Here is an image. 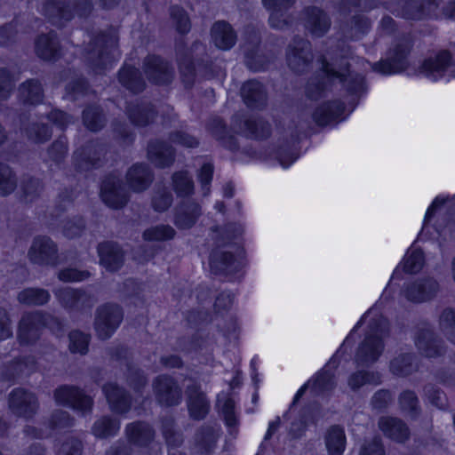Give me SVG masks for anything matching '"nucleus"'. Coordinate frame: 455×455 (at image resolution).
<instances>
[{
  "label": "nucleus",
  "instance_id": "obj_1",
  "mask_svg": "<svg viewBox=\"0 0 455 455\" xmlns=\"http://www.w3.org/2000/svg\"><path fill=\"white\" fill-rule=\"evenodd\" d=\"M389 335L387 320L382 315L372 318L369 323L364 339L358 346L355 362L358 366H370L382 355L384 339Z\"/></svg>",
  "mask_w": 455,
  "mask_h": 455
},
{
  "label": "nucleus",
  "instance_id": "obj_2",
  "mask_svg": "<svg viewBox=\"0 0 455 455\" xmlns=\"http://www.w3.org/2000/svg\"><path fill=\"white\" fill-rule=\"evenodd\" d=\"M117 36L115 32L101 33L91 43L86 52V60L96 74L109 68L119 58Z\"/></svg>",
  "mask_w": 455,
  "mask_h": 455
},
{
  "label": "nucleus",
  "instance_id": "obj_3",
  "mask_svg": "<svg viewBox=\"0 0 455 455\" xmlns=\"http://www.w3.org/2000/svg\"><path fill=\"white\" fill-rule=\"evenodd\" d=\"M350 55L349 47L343 46L340 53L331 62L326 58L322 60V69L329 80L338 79L351 94H359L364 90L363 77L359 74L348 72V63H343Z\"/></svg>",
  "mask_w": 455,
  "mask_h": 455
},
{
  "label": "nucleus",
  "instance_id": "obj_4",
  "mask_svg": "<svg viewBox=\"0 0 455 455\" xmlns=\"http://www.w3.org/2000/svg\"><path fill=\"white\" fill-rule=\"evenodd\" d=\"M52 323L59 322L52 315L41 311L28 312L23 314L19 323L18 338L21 344H32L41 335L44 327L52 328Z\"/></svg>",
  "mask_w": 455,
  "mask_h": 455
},
{
  "label": "nucleus",
  "instance_id": "obj_5",
  "mask_svg": "<svg viewBox=\"0 0 455 455\" xmlns=\"http://www.w3.org/2000/svg\"><path fill=\"white\" fill-rule=\"evenodd\" d=\"M91 9L90 0H74L72 8L63 0H47L44 5V13L53 25L61 27L72 19L73 10H76L80 16H85Z\"/></svg>",
  "mask_w": 455,
  "mask_h": 455
},
{
  "label": "nucleus",
  "instance_id": "obj_6",
  "mask_svg": "<svg viewBox=\"0 0 455 455\" xmlns=\"http://www.w3.org/2000/svg\"><path fill=\"white\" fill-rule=\"evenodd\" d=\"M410 50V40L408 38L401 39L389 49L385 60L372 65L373 70L383 75H390L404 70L408 66L407 56Z\"/></svg>",
  "mask_w": 455,
  "mask_h": 455
},
{
  "label": "nucleus",
  "instance_id": "obj_7",
  "mask_svg": "<svg viewBox=\"0 0 455 455\" xmlns=\"http://www.w3.org/2000/svg\"><path fill=\"white\" fill-rule=\"evenodd\" d=\"M122 308L112 303L99 307L96 310L94 328L100 339H109L123 321Z\"/></svg>",
  "mask_w": 455,
  "mask_h": 455
},
{
  "label": "nucleus",
  "instance_id": "obj_8",
  "mask_svg": "<svg viewBox=\"0 0 455 455\" xmlns=\"http://www.w3.org/2000/svg\"><path fill=\"white\" fill-rule=\"evenodd\" d=\"M53 397L57 404L68 406L83 414L91 413L93 400L84 390L69 385H63L54 390Z\"/></svg>",
  "mask_w": 455,
  "mask_h": 455
},
{
  "label": "nucleus",
  "instance_id": "obj_9",
  "mask_svg": "<svg viewBox=\"0 0 455 455\" xmlns=\"http://www.w3.org/2000/svg\"><path fill=\"white\" fill-rule=\"evenodd\" d=\"M313 59L310 42L301 37H294L286 52L289 68L295 73H303L309 68Z\"/></svg>",
  "mask_w": 455,
  "mask_h": 455
},
{
  "label": "nucleus",
  "instance_id": "obj_10",
  "mask_svg": "<svg viewBox=\"0 0 455 455\" xmlns=\"http://www.w3.org/2000/svg\"><path fill=\"white\" fill-rule=\"evenodd\" d=\"M100 197L110 208H123L129 201V193L126 191L119 175L109 174L102 180Z\"/></svg>",
  "mask_w": 455,
  "mask_h": 455
},
{
  "label": "nucleus",
  "instance_id": "obj_11",
  "mask_svg": "<svg viewBox=\"0 0 455 455\" xmlns=\"http://www.w3.org/2000/svg\"><path fill=\"white\" fill-rule=\"evenodd\" d=\"M53 293L60 306L68 311L91 309L95 303L92 296L81 289L63 287L55 289Z\"/></svg>",
  "mask_w": 455,
  "mask_h": 455
},
{
  "label": "nucleus",
  "instance_id": "obj_12",
  "mask_svg": "<svg viewBox=\"0 0 455 455\" xmlns=\"http://www.w3.org/2000/svg\"><path fill=\"white\" fill-rule=\"evenodd\" d=\"M156 400L163 406H176L180 403L182 391L177 381L169 375L162 374L153 381Z\"/></svg>",
  "mask_w": 455,
  "mask_h": 455
},
{
  "label": "nucleus",
  "instance_id": "obj_13",
  "mask_svg": "<svg viewBox=\"0 0 455 455\" xmlns=\"http://www.w3.org/2000/svg\"><path fill=\"white\" fill-rule=\"evenodd\" d=\"M414 341L419 353L426 357H437L444 351L443 340L437 337L432 326L426 323L418 326Z\"/></svg>",
  "mask_w": 455,
  "mask_h": 455
},
{
  "label": "nucleus",
  "instance_id": "obj_14",
  "mask_svg": "<svg viewBox=\"0 0 455 455\" xmlns=\"http://www.w3.org/2000/svg\"><path fill=\"white\" fill-rule=\"evenodd\" d=\"M9 407L17 416L33 418L39 408L36 395L24 388H15L9 395Z\"/></svg>",
  "mask_w": 455,
  "mask_h": 455
},
{
  "label": "nucleus",
  "instance_id": "obj_15",
  "mask_svg": "<svg viewBox=\"0 0 455 455\" xmlns=\"http://www.w3.org/2000/svg\"><path fill=\"white\" fill-rule=\"evenodd\" d=\"M28 256L35 264L56 265L58 261L57 245L47 236H36L32 242Z\"/></svg>",
  "mask_w": 455,
  "mask_h": 455
},
{
  "label": "nucleus",
  "instance_id": "obj_16",
  "mask_svg": "<svg viewBox=\"0 0 455 455\" xmlns=\"http://www.w3.org/2000/svg\"><path fill=\"white\" fill-rule=\"evenodd\" d=\"M303 22L306 29L315 37L323 36L331 28V18L317 6H307L303 10Z\"/></svg>",
  "mask_w": 455,
  "mask_h": 455
},
{
  "label": "nucleus",
  "instance_id": "obj_17",
  "mask_svg": "<svg viewBox=\"0 0 455 455\" xmlns=\"http://www.w3.org/2000/svg\"><path fill=\"white\" fill-rule=\"evenodd\" d=\"M143 70L148 81L156 84H169L173 77V70L168 62L156 55L145 58Z\"/></svg>",
  "mask_w": 455,
  "mask_h": 455
},
{
  "label": "nucleus",
  "instance_id": "obj_18",
  "mask_svg": "<svg viewBox=\"0 0 455 455\" xmlns=\"http://www.w3.org/2000/svg\"><path fill=\"white\" fill-rule=\"evenodd\" d=\"M452 66H455V58L450 52L441 51L436 55L424 60L420 67V73L426 77L436 81L443 77Z\"/></svg>",
  "mask_w": 455,
  "mask_h": 455
},
{
  "label": "nucleus",
  "instance_id": "obj_19",
  "mask_svg": "<svg viewBox=\"0 0 455 455\" xmlns=\"http://www.w3.org/2000/svg\"><path fill=\"white\" fill-rule=\"evenodd\" d=\"M105 146L98 141H91L75 152L73 159L79 171H88L97 166L105 156Z\"/></svg>",
  "mask_w": 455,
  "mask_h": 455
},
{
  "label": "nucleus",
  "instance_id": "obj_20",
  "mask_svg": "<svg viewBox=\"0 0 455 455\" xmlns=\"http://www.w3.org/2000/svg\"><path fill=\"white\" fill-rule=\"evenodd\" d=\"M187 406L191 419H204L210 411V401L201 390L200 386L193 383L187 387Z\"/></svg>",
  "mask_w": 455,
  "mask_h": 455
},
{
  "label": "nucleus",
  "instance_id": "obj_21",
  "mask_svg": "<svg viewBox=\"0 0 455 455\" xmlns=\"http://www.w3.org/2000/svg\"><path fill=\"white\" fill-rule=\"evenodd\" d=\"M195 52H196V56L204 53L205 46L199 42H195L189 50H186L180 44L177 46L178 62L187 86H190L195 78V66L192 60Z\"/></svg>",
  "mask_w": 455,
  "mask_h": 455
},
{
  "label": "nucleus",
  "instance_id": "obj_22",
  "mask_svg": "<svg viewBox=\"0 0 455 455\" xmlns=\"http://www.w3.org/2000/svg\"><path fill=\"white\" fill-rule=\"evenodd\" d=\"M438 291V283L433 278L427 277L408 284L404 296L412 302H424L433 299Z\"/></svg>",
  "mask_w": 455,
  "mask_h": 455
},
{
  "label": "nucleus",
  "instance_id": "obj_23",
  "mask_svg": "<svg viewBox=\"0 0 455 455\" xmlns=\"http://www.w3.org/2000/svg\"><path fill=\"white\" fill-rule=\"evenodd\" d=\"M202 215L198 203L193 200H183L175 208L173 223L179 229H189Z\"/></svg>",
  "mask_w": 455,
  "mask_h": 455
},
{
  "label": "nucleus",
  "instance_id": "obj_24",
  "mask_svg": "<svg viewBox=\"0 0 455 455\" xmlns=\"http://www.w3.org/2000/svg\"><path fill=\"white\" fill-rule=\"evenodd\" d=\"M210 267L214 275L231 276L239 271L240 262L230 252L218 248L211 253Z\"/></svg>",
  "mask_w": 455,
  "mask_h": 455
},
{
  "label": "nucleus",
  "instance_id": "obj_25",
  "mask_svg": "<svg viewBox=\"0 0 455 455\" xmlns=\"http://www.w3.org/2000/svg\"><path fill=\"white\" fill-rule=\"evenodd\" d=\"M102 391L113 412L124 414L130 411L131 398L124 388L109 382L102 387Z\"/></svg>",
  "mask_w": 455,
  "mask_h": 455
},
{
  "label": "nucleus",
  "instance_id": "obj_26",
  "mask_svg": "<svg viewBox=\"0 0 455 455\" xmlns=\"http://www.w3.org/2000/svg\"><path fill=\"white\" fill-rule=\"evenodd\" d=\"M124 435L132 445L148 446L155 438L154 428L145 421H134L125 426Z\"/></svg>",
  "mask_w": 455,
  "mask_h": 455
},
{
  "label": "nucleus",
  "instance_id": "obj_27",
  "mask_svg": "<svg viewBox=\"0 0 455 455\" xmlns=\"http://www.w3.org/2000/svg\"><path fill=\"white\" fill-rule=\"evenodd\" d=\"M148 158L156 167H169L174 162L175 149L166 142L152 140L148 145Z\"/></svg>",
  "mask_w": 455,
  "mask_h": 455
},
{
  "label": "nucleus",
  "instance_id": "obj_28",
  "mask_svg": "<svg viewBox=\"0 0 455 455\" xmlns=\"http://www.w3.org/2000/svg\"><path fill=\"white\" fill-rule=\"evenodd\" d=\"M154 175L145 164H133L126 173V181L130 188L136 192H143L153 182Z\"/></svg>",
  "mask_w": 455,
  "mask_h": 455
},
{
  "label": "nucleus",
  "instance_id": "obj_29",
  "mask_svg": "<svg viewBox=\"0 0 455 455\" xmlns=\"http://www.w3.org/2000/svg\"><path fill=\"white\" fill-rule=\"evenodd\" d=\"M219 436L220 427L217 424H204L195 434V447L199 453L206 455L214 449Z\"/></svg>",
  "mask_w": 455,
  "mask_h": 455
},
{
  "label": "nucleus",
  "instance_id": "obj_30",
  "mask_svg": "<svg viewBox=\"0 0 455 455\" xmlns=\"http://www.w3.org/2000/svg\"><path fill=\"white\" fill-rule=\"evenodd\" d=\"M100 264L109 271L118 270L124 263V252L118 244L107 242L99 244Z\"/></svg>",
  "mask_w": 455,
  "mask_h": 455
},
{
  "label": "nucleus",
  "instance_id": "obj_31",
  "mask_svg": "<svg viewBox=\"0 0 455 455\" xmlns=\"http://www.w3.org/2000/svg\"><path fill=\"white\" fill-rule=\"evenodd\" d=\"M378 425L387 437L397 443H403L410 437L411 433L408 426L398 418L381 417Z\"/></svg>",
  "mask_w": 455,
  "mask_h": 455
},
{
  "label": "nucleus",
  "instance_id": "obj_32",
  "mask_svg": "<svg viewBox=\"0 0 455 455\" xmlns=\"http://www.w3.org/2000/svg\"><path fill=\"white\" fill-rule=\"evenodd\" d=\"M345 107L342 102L334 100L328 101L319 106L313 114V119L318 125H327L332 123H338L343 118H340L343 114Z\"/></svg>",
  "mask_w": 455,
  "mask_h": 455
},
{
  "label": "nucleus",
  "instance_id": "obj_33",
  "mask_svg": "<svg viewBox=\"0 0 455 455\" xmlns=\"http://www.w3.org/2000/svg\"><path fill=\"white\" fill-rule=\"evenodd\" d=\"M36 55L44 60H55L60 57V47L56 33L51 31L37 37L35 44Z\"/></svg>",
  "mask_w": 455,
  "mask_h": 455
},
{
  "label": "nucleus",
  "instance_id": "obj_34",
  "mask_svg": "<svg viewBox=\"0 0 455 455\" xmlns=\"http://www.w3.org/2000/svg\"><path fill=\"white\" fill-rule=\"evenodd\" d=\"M241 95L244 103L251 108L259 109L267 103V92L259 82L250 80L243 84Z\"/></svg>",
  "mask_w": 455,
  "mask_h": 455
},
{
  "label": "nucleus",
  "instance_id": "obj_35",
  "mask_svg": "<svg viewBox=\"0 0 455 455\" xmlns=\"http://www.w3.org/2000/svg\"><path fill=\"white\" fill-rule=\"evenodd\" d=\"M439 0H409L402 10L403 17L419 20L427 15L435 14Z\"/></svg>",
  "mask_w": 455,
  "mask_h": 455
},
{
  "label": "nucleus",
  "instance_id": "obj_36",
  "mask_svg": "<svg viewBox=\"0 0 455 455\" xmlns=\"http://www.w3.org/2000/svg\"><path fill=\"white\" fill-rule=\"evenodd\" d=\"M212 39L214 44L221 50L231 49L236 42V33L230 24L220 20L213 24L211 29Z\"/></svg>",
  "mask_w": 455,
  "mask_h": 455
},
{
  "label": "nucleus",
  "instance_id": "obj_37",
  "mask_svg": "<svg viewBox=\"0 0 455 455\" xmlns=\"http://www.w3.org/2000/svg\"><path fill=\"white\" fill-rule=\"evenodd\" d=\"M311 387L315 394H321L331 390L335 387L333 371L323 369L315 379L309 380L302 386L295 395L293 403H295L305 393L306 389Z\"/></svg>",
  "mask_w": 455,
  "mask_h": 455
},
{
  "label": "nucleus",
  "instance_id": "obj_38",
  "mask_svg": "<svg viewBox=\"0 0 455 455\" xmlns=\"http://www.w3.org/2000/svg\"><path fill=\"white\" fill-rule=\"evenodd\" d=\"M153 105L147 102H137L127 107V115L131 122L136 126H146L152 123L156 117Z\"/></svg>",
  "mask_w": 455,
  "mask_h": 455
},
{
  "label": "nucleus",
  "instance_id": "obj_39",
  "mask_svg": "<svg viewBox=\"0 0 455 455\" xmlns=\"http://www.w3.org/2000/svg\"><path fill=\"white\" fill-rule=\"evenodd\" d=\"M250 35L243 45L245 64L253 71H260L266 68L265 63L261 60V56L255 52V48L259 44V33L254 28H249Z\"/></svg>",
  "mask_w": 455,
  "mask_h": 455
},
{
  "label": "nucleus",
  "instance_id": "obj_40",
  "mask_svg": "<svg viewBox=\"0 0 455 455\" xmlns=\"http://www.w3.org/2000/svg\"><path fill=\"white\" fill-rule=\"evenodd\" d=\"M325 447L329 455H342L346 449L347 438L342 427H330L324 435Z\"/></svg>",
  "mask_w": 455,
  "mask_h": 455
},
{
  "label": "nucleus",
  "instance_id": "obj_41",
  "mask_svg": "<svg viewBox=\"0 0 455 455\" xmlns=\"http://www.w3.org/2000/svg\"><path fill=\"white\" fill-rule=\"evenodd\" d=\"M162 434L169 447L168 455H187L184 452L176 450L183 443V435L180 431L175 429V423L172 418H164L162 420Z\"/></svg>",
  "mask_w": 455,
  "mask_h": 455
},
{
  "label": "nucleus",
  "instance_id": "obj_42",
  "mask_svg": "<svg viewBox=\"0 0 455 455\" xmlns=\"http://www.w3.org/2000/svg\"><path fill=\"white\" fill-rule=\"evenodd\" d=\"M118 80L124 87L134 93L142 92L146 86L140 70L127 64L119 71Z\"/></svg>",
  "mask_w": 455,
  "mask_h": 455
},
{
  "label": "nucleus",
  "instance_id": "obj_43",
  "mask_svg": "<svg viewBox=\"0 0 455 455\" xmlns=\"http://www.w3.org/2000/svg\"><path fill=\"white\" fill-rule=\"evenodd\" d=\"M19 99L24 104L36 105L43 101L44 90L36 79H28L22 83L18 90Z\"/></svg>",
  "mask_w": 455,
  "mask_h": 455
},
{
  "label": "nucleus",
  "instance_id": "obj_44",
  "mask_svg": "<svg viewBox=\"0 0 455 455\" xmlns=\"http://www.w3.org/2000/svg\"><path fill=\"white\" fill-rule=\"evenodd\" d=\"M390 371L397 377H406L418 370L415 355L412 353H401L389 363Z\"/></svg>",
  "mask_w": 455,
  "mask_h": 455
},
{
  "label": "nucleus",
  "instance_id": "obj_45",
  "mask_svg": "<svg viewBox=\"0 0 455 455\" xmlns=\"http://www.w3.org/2000/svg\"><path fill=\"white\" fill-rule=\"evenodd\" d=\"M120 420L111 416H102L92 427V433L98 438L107 439L117 435Z\"/></svg>",
  "mask_w": 455,
  "mask_h": 455
},
{
  "label": "nucleus",
  "instance_id": "obj_46",
  "mask_svg": "<svg viewBox=\"0 0 455 455\" xmlns=\"http://www.w3.org/2000/svg\"><path fill=\"white\" fill-rule=\"evenodd\" d=\"M240 132L248 138L262 140L269 136L270 125L262 119L250 117L243 121Z\"/></svg>",
  "mask_w": 455,
  "mask_h": 455
},
{
  "label": "nucleus",
  "instance_id": "obj_47",
  "mask_svg": "<svg viewBox=\"0 0 455 455\" xmlns=\"http://www.w3.org/2000/svg\"><path fill=\"white\" fill-rule=\"evenodd\" d=\"M50 299L51 294L47 290L37 287L26 288L17 295L18 301L26 306H44Z\"/></svg>",
  "mask_w": 455,
  "mask_h": 455
},
{
  "label": "nucleus",
  "instance_id": "obj_48",
  "mask_svg": "<svg viewBox=\"0 0 455 455\" xmlns=\"http://www.w3.org/2000/svg\"><path fill=\"white\" fill-rule=\"evenodd\" d=\"M382 382V376L376 371L359 370L353 372L347 379V385L353 391H357L364 385L377 386Z\"/></svg>",
  "mask_w": 455,
  "mask_h": 455
},
{
  "label": "nucleus",
  "instance_id": "obj_49",
  "mask_svg": "<svg viewBox=\"0 0 455 455\" xmlns=\"http://www.w3.org/2000/svg\"><path fill=\"white\" fill-rule=\"evenodd\" d=\"M36 368V362L34 356L28 355L21 359L12 362L7 366L6 371L4 372V377L6 379H12L23 374H29Z\"/></svg>",
  "mask_w": 455,
  "mask_h": 455
},
{
  "label": "nucleus",
  "instance_id": "obj_50",
  "mask_svg": "<svg viewBox=\"0 0 455 455\" xmlns=\"http://www.w3.org/2000/svg\"><path fill=\"white\" fill-rule=\"evenodd\" d=\"M438 325L443 335L455 345V310L451 307L442 310Z\"/></svg>",
  "mask_w": 455,
  "mask_h": 455
},
{
  "label": "nucleus",
  "instance_id": "obj_51",
  "mask_svg": "<svg viewBox=\"0 0 455 455\" xmlns=\"http://www.w3.org/2000/svg\"><path fill=\"white\" fill-rule=\"evenodd\" d=\"M208 129L217 140L222 141L225 147L231 150L237 148V144L235 139L232 136L227 135L226 126L220 118H213L208 124Z\"/></svg>",
  "mask_w": 455,
  "mask_h": 455
},
{
  "label": "nucleus",
  "instance_id": "obj_52",
  "mask_svg": "<svg viewBox=\"0 0 455 455\" xmlns=\"http://www.w3.org/2000/svg\"><path fill=\"white\" fill-rule=\"evenodd\" d=\"M25 133L28 139L35 143H44L48 141L52 135V129L44 124L32 123L25 128Z\"/></svg>",
  "mask_w": 455,
  "mask_h": 455
},
{
  "label": "nucleus",
  "instance_id": "obj_53",
  "mask_svg": "<svg viewBox=\"0 0 455 455\" xmlns=\"http://www.w3.org/2000/svg\"><path fill=\"white\" fill-rule=\"evenodd\" d=\"M48 428L52 434L54 431H60L70 427L74 424V419L68 411L62 410H55L46 422Z\"/></svg>",
  "mask_w": 455,
  "mask_h": 455
},
{
  "label": "nucleus",
  "instance_id": "obj_54",
  "mask_svg": "<svg viewBox=\"0 0 455 455\" xmlns=\"http://www.w3.org/2000/svg\"><path fill=\"white\" fill-rule=\"evenodd\" d=\"M17 187V179L11 168L0 163V196H5L12 194Z\"/></svg>",
  "mask_w": 455,
  "mask_h": 455
},
{
  "label": "nucleus",
  "instance_id": "obj_55",
  "mask_svg": "<svg viewBox=\"0 0 455 455\" xmlns=\"http://www.w3.org/2000/svg\"><path fill=\"white\" fill-rule=\"evenodd\" d=\"M84 125L92 132L100 131L106 123L101 110L97 107H89L83 113Z\"/></svg>",
  "mask_w": 455,
  "mask_h": 455
},
{
  "label": "nucleus",
  "instance_id": "obj_56",
  "mask_svg": "<svg viewBox=\"0 0 455 455\" xmlns=\"http://www.w3.org/2000/svg\"><path fill=\"white\" fill-rule=\"evenodd\" d=\"M173 188L178 196H189L194 192V182L187 172H177L172 175Z\"/></svg>",
  "mask_w": 455,
  "mask_h": 455
},
{
  "label": "nucleus",
  "instance_id": "obj_57",
  "mask_svg": "<svg viewBox=\"0 0 455 455\" xmlns=\"http://www.w3.org/2000/svg\"><path fill=\"white\" fill-rule=\"evenodd\" d=\"M398 403L401 410L411 418H415L419 414V399L415 392L411 390L403 391L398 397Z\"/></svg>",
  "mask_w": 455,
  "mask_h": 455
},
{
  "label": "nucleus",
  "instance_id": "obj_58",
  "mask_svg": "<svg viewBox=\"0 0 455 455\" xmlns=\"http://www.w3.org/2000/svg\"><path fill=\"white\" fill-rule=\"evenodd\" d=\"M22 198L25 203H32L40 196L44 186L39 179L28 177L22 182Z\"/></svg>",
  "mask_w": 455,
  "mask_h": 455
},
{
  "label": "nucleus",
  "instance_id": "obj_59",
  "mask_svg": "<svg viewBox=\"0 0 455 455\" xmlns=\"http://www.w3.org/2000/svg\"><path fill=\"white\" fill-rule=\"evenodd\" d=\"M176 235L175 229L170 225H157L146 229L143 238L148 241H166Z\"/></svg>",
  "mask_w": 455,
  "mask_h": 455
},
{
  "label": "nucleus",
  "instance_id": "obj_60",
  "mask_svg": "<svg viewBox=\"0 0 455 455\" xmlns=\"http://www.w3.org/2000/svg\"><path fill=\"white\" fill-rule=\"evenodd\" d=\"M68 154V142L64 136L56 140L47 150L46 162H53L56 164H60Z\"/></svg>",
  "mask_w": 455,
  "mask_h": 455
},
{
  "label": "nucleus",
  "instance_id": "obj_61",
  "mask_svg": "<svg viewBox=\"0 0 455 455\" xmlns=\"http://www.w3.org/2000/svg\"><path fill=\"white\" fill-rule=\"evenodd\" d=\"M151 204L155 211L165 212L172 204V195L166 188H158L154 192Z\"/></svg>",
  "mask_w": 455,
  "mask_h": 455
},
{
  "label": "nucleus",
  "instance_id": "obj_62",
  "mask_svg": "<svg viewBox=\"0 0 455 455\" xmlns=\"http://www.w3.org/2000/svg\"><path fill=\"white\" fill-rule=\"evenodd\" d=\"M69 349L72 353L84 355L88 351L90 336L80 331H72L69 333Z\"/></svg>",
  "mask_w": 455,
  "mask_h": 455
},
{
  "label": "nucleus",
  "instance_id": "obj_63",
  "mask_svg": "<svg viewBox=\"0 0 455 455\" xmlns=\"http://www.w3.org/2000/svg\"><path fill=\"white\" fill-rule=\"evenodd\" d=\"M169 140L174 144L188 148H196L199 145L198 139L185 130L172 132L169 135Z\"/></svg>",
  "mask_w": 455,
  "mask_h": 455
},
{
  "label": "nucleus",
  "instance_id": "obj_64",
  "mask_svg": "<svg viewBox=\"0 0 455 455\" xmlns=\"http://www.w3.org/2000/svg\"><path fill=\"white\" fill-rule=\"evenodd\" d=\"M170 15L173 22L175 23L176 29L181 34L188 33L190 30V20L189 18L181 7L172 6L170 9Z\"/></svg>",
  "mask_w": 455,
  "mask_h": 455
}]
</instances>
